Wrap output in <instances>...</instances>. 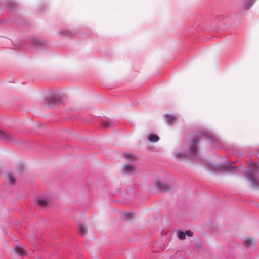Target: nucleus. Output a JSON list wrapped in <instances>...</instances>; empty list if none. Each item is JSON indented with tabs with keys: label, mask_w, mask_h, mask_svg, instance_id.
Instances as JSON below:
<instances>
[{
	"label": "nucleus",
	"mask_w": 259,
	"mask_h": 259,
	"mask_svg": "<svg viewBox=\"0 0 259 259\" xmlns=\"http://www.w3.org/2000/svg\"><path fill=\"white\" fill-rule=\"evenodd\" d=\"M252 167L253 169L255 170L257 169V166L255 164H252ZM256 170H252L251 169L248 170L247 174V179L254 185H255L258 182L256 178Z\"/></svg>",
	"instance_id": "obj_1"
},
{
	"label": "nucleus",
	"mask_w": 259,
	"mask_h": 259,
	"mask_svg": "<svg viewBox=\"0 0 259 259\" xmlns=\"http://www.w3.org/2000/svg\"><path fill=\"white\" fill-rule=\"evenodd\" d=\"M49 201V198L47 195H43L38 198L37 204L41 206H45Z\"/></svg>",
	"instance_id": "obj_2"
},
{
	"label": "nucleus",
	"mask_w": 259,
	"mask_h": 259,
	"mask_svg": "<svg viewBox=\"0 0 259 259\" xmlns=\"http://www.w3.org/2000/svg\"><path fill=\"white\" fill-rule=\"evenodd\" d=\"M0 138L10 141L12 140V135L9 132H6L0 128Z\"/></svg>",
	"instance_id": "obj_3"
},
{
	"label": "nucleus",
	"mask_w": 259,
	"mask_h": 259,
	"mask_svg": "<svg viewBox=\"0 0 259 259\" xmlns=\"http://www.w3.org/2000/svg\"><path fill=\"white\" fill-rule=\"evenodd\" d=\"M255 241L249 237H245L243 239V244L245 247L250 248L254 245Z\"/></svg>",
	"instance_id": "obj_4"
},
{
	"label": "nucleus",
	"mask_w": 259,
	"mask_h": 259,
	"mask_svg": "<svg viewBox=\"0 0 259 259\" xmlns=\"http://www.w3.org/2000/svg\"><path fill=\"white\" fill-rule=\"evenodd\" d=\"M154 184L158 189L161 191H166L168 188V186L166 184L160 181H155Z\"/></svg>",
	"instance_id": "obj_5"
},
{
	"label": "nucleus",
	"mask_w": 259,
	"mask_h": 259,
	"mask_svg": "<svg viewBox=\"0 0 259 259\" xmlns=\"http://www.w3.org/2000/svg\"><path fill=\"white\" fill-rule=\"evenodd\" d=\"M31 44L32 46L35 47H39L45 45V42L41 40L36 39V38H32L31 40Z\"/></svg>",
	"instance_id": "obj_6"
},
{
	"label": "nucleus",
	"mask_w": 259,
	"mask_h": 259,
	"mask_svg": "<svg viewBox=\"0 0 259 259\" xmlns=\"http://www.w3.org/2000/svg\"><path fill=\"white\" fill-rule=\"evenodd\" d=\"M7 177L10 184L13 185L15 183V174L14 172H8Z\"/></svg>",
	"instance_id": "obj_7"
},
{
	"label": "nucleus",
	"mask_w": 259,
	"mask_h": 259,
	"mask_svg": "<svg viewBox=\"0 0 259 259\" xmlns=\"http://www.w3.org/2000/svg\"><path fill=\"white\" fill-rule=\"evenodd\" d=\"M197 143V140L194 139L193 140L192 145L190 146L189 153L191 155H194L197 152V147L195 144Z\"/></svg>",
	"instance_id": "obj_8"
},
{
	"label": "nucleus",
	"mask_w": 259,
	"mask_h": 259,
	"mask_svg": "<svg viewBox=\"0 0 259 259\" xmlns=\"http://www.w3.org/2000/svg\"><path fill=\"white\" fill-rule=\"evenodd\" d=\"M232 163L229 162H227L225 165L222 166L218 168V169L220 170H224V171H230L231 169L232 168L231 166Z\"/></svg>",
	"instance_id": "obj_9"
},
{
	"label": "nucleus",
	"mask_w": 259,
	"mask_h": 259,
	"mask_svg": "<svg viewBox=\"0 0 259 259\" xmlns=\"http://www.w3.org/2000/svg\"><path fill=\"white\" fill-rule=\"evenodd\" d=\"M165 118L168 123H172L177 120V117L171 115H166Z\"/></svg>",
	"instance_id": "obj_10"
},
{
	"label": "nucleus",
	"mask_w": 259,
	"mask_h": 259,
	"mask_svg": "<svg viewBox=\"0 0 259 259\" xmlns=\"http://www.w3.org/2000/svg\"><path fill=\"white\" fill-rule=\"evenodd\" d=\"M15 251L16 253L19 255L23 256L25 254V251L22 247L16 246L15 248Z\"/></svg>",
	"instance_id": "obj_11"
},
{
	"label": "nucleus",
	"mask_w": 259,
	"mask_h": 259,
	"mask_svg": "<svg viewBox=\"0 0 259 259\" xmlns=\"http://www.w3.org/2000/svg\"><path fill=\"white\" fill-rule=\"evenodd\" d=\"M255 1V0H244L243 4L244 8L245 9L250 8Z\"/></svg>",
	"instance_id": "obj_12"
},
{
	"label": "nucleus",
	"mask_w": 259,
	"mask_h": 259,
	"mask_svg": "<svg viewBox=\"0 0 259 259\" xmlns=\"http://www.w3.org/2000/svg\"><path fill=\"white\" fill-rule=\"evenodd\" d=\"M123 170L127 173H132L135 171V168L132 165H126L123 167Z\"/></svg>",
	"instance_id": "obj_13"
},
{
	"label": "nucleus",
	"mask_w": 259,
	"mask_h": 259,
	"mask_svg": "<svg viewBox=\"0 0 259 259\" xmlns=\"http://www.w3.org/2000/svg\"><path fill=\"white\" fill-rule=\"evenodd\" d=\"M78 231L80 235H84L87 232L86 226L83 224H80L78 227Z\"/></svg>",
	"instance_id": "obj_14"
},
{
	"label": "nucleus",
	"mask_w": 259,
	"mask_h": 259,
	"mask_svg": "<svg viewBox=\"0 0 259 259\" xmlns=\"http://www.w3.org/2000/svg\"><path fill=\"white\" fill-rule=\"evenodd\" d=\"M59 33L62 36H70L72 35V32L66 29H63L59 31Z\"/></svg>",
	"instance_id": "obj_15"
},
{
	"label": "nucleus",
	"mask_w": 259,
	"mask_h": 259,
	"mask_svg": "<svg viewBox=\"0 0 259 259\" xmlns=\"http://www.w3.org/2000/svg\"><path fill=\"white\" fill-rule=\"evenodd\" d=\"M148 139L151 142H155L159 140V137L156 135L150 134L148 136Z\"/></svg>",
	"instance_id": "obj_16"
},
{
	"label": "nucleus",
	"mask_w": 259,
	"mask_h": 259,
	"mask_svg": "<svg viewBox=\"0 0 259 259\" xmlns=\"http://www.w3.org/2000/svg\"><path fill=\"white\" fill-rule=\"evenodd\" d=\"M175 156L177 158H180V159H183L185 157V155L183 153H181V152H176L175 153Z\"/></svg>",
	"instance_id": "obj_17"
},
{
	"label": "nucleus",
	"mask_w": 259,
	"mask_h": 259,
	"mask_svg": "<svg viewBox=\"0 0 259 259\" xmlns=\"http://www.w3.org/2000/svg\"><path fill=\"white\" fill-rule=\"evenodd\" d=\"M186 234L184 232H178V237L180 239H184L185 238Z\"/></svg>",
	"instance_id": "obj_18"
},
{
	"label": "nucleus",
	"mask_w": 259,
	"mask_h": 259,
	"mask_svg": "<svg viewBox=\"0 0 259 259\" xmlns=\"http://www.w3.org/2000/svg\"><path fill=\"white\" fill-rule=\"evenodd\" d=\"M58 97L57 95H55L51 98L49 99V102L50 104H55L57 103V101H56V98Z\"/></svg>",
	"instance_id": "obj_19"
},
{
	"label": "nucleus",
	"mask_w": 259,
	"mask_h": 259,
	"mask_svg": "<svg viewBox=\"0 0 259 259\" xmlns=\"http://www.w3.org/2000/svg\"><path fill=\"white\" fill-rule=\"evenodd\" d=\"M102 125L104 127H108L110 125V123L109 121H104L103 122Z\"/></svg>",
	"instance_id": "obj_20"
},
{
	"label": "nucleus",
	"mask_w": 259,
	"mask_h": 259,
	"mask_svg": "<svg viewBox=\"0 0 259 259\" xmlns=\"http://www.w3.org/2000/svg\"><path fill=\"white\" fill-rule=\"evenodd\" d=\"M124 156L127 159H132L133 157V156L132 155L127 153L125 154Z\"/></svg>",
	"instance_id": "obj_21"
},
{
	"label": "nucleus",
	"mask_w": 259,
	"mask_h": 259,
	"mask_svg": "<svg viewBox=\"0 0 259 259\" xmlns=\"http://www.w3.org/2000/svg\"><path fill=\"white\" fill-rule=\"evenodd\" d=\"M186 235H188L189 236H191L192 235V232L190 231H187L185 232Z\"/></svg>",
	"instance_id": "obj_22"
}]
</instances>
